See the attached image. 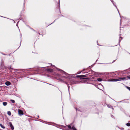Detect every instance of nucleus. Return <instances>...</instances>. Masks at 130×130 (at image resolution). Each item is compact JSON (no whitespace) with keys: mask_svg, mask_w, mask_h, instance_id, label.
<instances>
[{"mask_svg":"<svg viewBox=\"0 0 130 130\" xmlns=\"http://www.w3.org/2000/svg\"><path fill=\"white\" fill-rule=\"evenodd\" d=\"M87 76L86 75H77L76 77H79L81 79H87L86 78H84L86 77Z\"/></svg>","mask_w":130,"mask_h":130,"instance_id":"1","label":"nucleus"},{"mask_svg":"<svg viewBox=\"0 0 130 130\" xmlns=\"http://www.w3.org/2000/svg\"><path fill=\"white\" fill-rule=\"evenodd\" d=\"M18 112L19 115L20 116L23 115L24 114L23 112L20 109H18Z\"/></svg>","mask_w":130,"mask_h":130,"instance_id":"2","label":"nucleus"},{"mask_svg":"<svg viewBox=\"0 0 130 130\" xmlns=\"http://www.w3.org/2000/svg\"><path fill=\"white\" fill-rule=\"evenodd\" d=\"M120 80H119L118 79H109L107 80V81L108 82H116Z\"/></svg>","mask_w":130,"mask_h":130,"instance_id":"3","label":"nucleus"},{"mask_svg":"<svg viewBox=\"0 0 130 130\" xmlns=\"http://www.w3.org/2000/svg\"><path fill=\"white\" fill-rule=\"evenodd\" d=\"M9 126L11 127V129L12 130H13L14 129V126L12 125V123L11 122H9Z\"/></svg>","mask_w":130,"mask_h":130,"instance_id":"4","label":"nucleus"},{"mask_svg":"<svg viewBox=\"0 0 130 130\" xmlns=\"http://www.w3.org/2000/svg\"><path fill=\"white\" fill-rule=\"evenodd\" d=\"M118 79L119 80H120V81L121 80H128V79H127L126 77H125L119 78V79Z\"/></svg>","mask_w":130,"mask_h":130,"instance_id":"5","label":"nucleus"},{"mask_svg":"<svg viewBox=\"0 0 130 130\" xmlns=\"http://www.w3.org/2000/svg\"><path fill=\"white\" fill-rule=\"evenodd\" d=\"M58 70H59L62 73H63L64 74L66 75H69L68 74H67L65 72H64V71H62V70H60V69H58Z\"/></svg>","mask_w":130,"mask_h":130,"instance_id":"6","label":"nucleus"},{"mask_svg":"<svg viewBox=\"0 0 130 130\" xmlns=\"http://www.w3.org/2000/svg\"><path fill=\"white\" fill-rule=\"evenodd\" d=\"M5 84L6 85L8 86L10 85L11 83L7 81L6 82Z\"/></svg>","mask_w":130,"mask_h":130,"instance_id":"7","label":"nucleus"},{"mask_svg":"<svg viewBox=\"0 0 130 130\" xmlns=\"http://www.w3.org/2000/svg\"><path fill=\"white\" fill-rule=\"evenodd\" d=\"M72 124H71L70 125H67L68 127V128L70 129H72V127H71Z\"/></svg>","mask_w":130,"mask_h":130,"instance_id":"8","label":"nucleus"},{"mask_svg":"<svg viewBox=\"0 0 130 130\" xmlns=\"http://www.w3.org/2000/svg\"><path fill=\"white\" fill-rule=\"evenodd\" d=\"M111 2L112 3V4H113V5L118 10L117 8V7L116 6L115 4V3L114 2V1H113V0H110Z\"/></svg>","mask_w":130,"mask_h":130,"instance_id":"9","label":"nucleus"},{"mask_svg":"<svg viewBox=\"0 0 130 130\" xmlns=\"http://www.w3.org/2000/svg\"><path fill=\"white\" fill-rule=\"evenodd\" d=\"M107 106L108 107L112 108V110H113V107L111 105H107Z\"/></svg>","mask_w":130,"mask_h":130,"instance_id":"10","label":"nucleus"},{"mask_svg":"<svg viewBox=\"0 0 130 130\" xmlns=\"http://www.w3.org/2000/svg\"><path fill=\"white\" fill-rule=\"evenodd\" d=\"M57 79L59 80L60 81L62 82H64V81L61 78H57Z\"/></svg>","mask_w":130,"mask_h":130,"instance_id":"11","label":"nucleus"},{"mask_svg":"<svg viewBox=\"0 0 130 130\" xmlns=\"http://www.w3.org/2000/svg\"><path fill=\"white\" fill-rule=\"evenodd\" d=\"M0 126L3 129H4L5 128V127L2 124H0Z\"/></svg>","mask_w":130,"mask_h":130,"instance_id":"12","label":"nucleus"},{"mask_svg":"<svg viewBox=\"0 0 130 130\" xmlns=\"http://www.w3.org/2000/svg\"><path fill=\"white\" fill-rule=\"evenodd\" d=\"M7 102H5L3 103V104L4 106H5L7 105Z\"/></svg>","mask_w":130,"mask_h":130,"instance_id":"13","label":"nucleus"},{"mask_svg":"<svg viewBox=\"0 0 130 130\" xmlns=\"http://www.w3.org/2000/svg\"><path fill=\"white\" fill-rule=\"evenodd\" d=\"M48 71L50 72H52L53 71V70L52 69H48Z\"/></svg>","mask_w":130,"mask_h":130,"instance_id":"14","label":"nucleus"},{"mask_svg":"<svg viewBox=\"0 0 130 130\" xmlns=\"http://www.w3.org/2000/svg\"><path fill=\"white\" fill-rule=\"evenodd\" d=\"M97 80H98L99 82H101L102 80V79L101 78H98Z\"/></svg>","mask_w":130,"mask_h":130,"instance_id":"15","label":"nucleus"},{"mask_svg":"<svg viewBox=\"0 0 130 130\" xmlns=\"http://www.w3.org/2000/svg\"><path fill=\"white\" fill-rule=\"evenodd\" d=\"M7 114L9 115L10 116L11 115V112L10 111H8L7 112Z\"/></svg>","mask_w":130,"mask_h":130,"instance_id":"16","label":"nucleus"},{"mask_svg":"<svg viewBox=\"0 0 130 130\" xmlns=\"http://www.w3.org/2000/svg\"><path fill=\"white\" fill-rule=\"evenodd\" d=\"M72 128L73 130H77L75 128L74 126H72Z\"/></svg>","mask_w":130,"mask_h":130,"instance_id":"17","label":"nucleus"},{"mask_svg":"<svg viewBox=\"0 0 130 130\" xmlns=\"http://www.w3.org/2000/svg\"><path fill=\"white\" fill-rule=\"evenodd\" d=\"M55 76L59 77L60 76V75L58 74H56Z\"/></svg>","mask_w":130,"mask_h":130,"instance_id":"18","label":"nucleus"},{"mask_svg":"<svg viewBox=\"0 0 130 130\" xmlns=\"http://www.w3.org/2000/svg\"><path fill=\"white\" fill-rule=\"evenodd\" d=\"M126 125L127 126H130V123H127L126 124Z\"/></svg>","mask_w":130,"mask_h":130,"instance_id":"19","label":"nucleus"},{"mask_svg":"<svg viewBox=\"0 0 130 130\" xmlns=\"http://www.w3.org/2000/svg\"><path fill=\"white\" fill-rule=\"evenodd\" d=\"M10 101L12 103H14L15 102V101L14 100H11Z\"/></svg>","mask_w":130,"mask_h":130,"instance_id":"20","label":"nucleus"},{"mask_svg":"<svg viewBox=\"0 0 130 130\" xmlns=\"http://www.w3.org/2000/svg\"><path fill=\"white\" fill-rule=\"evenodd\" d=\"M126 88L130 91V87H126Z\"/></svg>","mask_w":130,"mask_h":130,"instance_id":"21","label":"nucleus"},{"mask_svg":"<svg viewBox=\"0 0 130 130\" xmlns=\"http://www.w3.org/2000/svg\"><path fill=\"white\" fill-rule=\"evenodd\" d=\"M127 78H127L128 79H130V76H127Z\"/></svg>","mask_w":130,"mask_h":130,"instance_id":"22","label":"nucleus"},{"mask_svg":"<svg viewBox=\"0 0 130 130\" xmlns=\"http://www.w3.org/2000/svg\"><path fill=\"white\" fill-rule=\"evenodd\" d=\"M63 77L64 78H67V77H65V76H63Z\"/></svg>","mask_w":130,"mask_h":130,"instance_id":"23","label":"nucleus"},{"mask_svg":"<svg viewBox=\"0 0 130 130\" xmlns=\"http://www.w3.org/2000/svg\"><path fill=\"white\" fill-rule=\"evenodd\" d=\"M62 126L64 127L65 128H66V127H65V126Z\"/></svg>","mask_w":130,"mask_h":130,"instance_id":"24","label":"nucleus"},{"mask_svg":"<svg viewBox=\"0 0 130 130\" xmlns=\"http://www.w3.org/2000/svg\"><path fill=\"white\" fill-rule=\"evenodd\" d=\"M85 70V69H83V70H82V71H84Z\"/></svg>","mask_w":130,"mask_h":130,"instance_id":"25","label":"nucleus"},{"mask_svg":"<svg viewBox=\"0 0 130 130\" xmlns=\"http://www.w3.org/2000/svg\"><path fill=\"white\" fill-rule=\"evenodd\" d=\"M38 118H39V116H38Z\"/></svg>","mask_w":130,"mask_h":130,"instance_id":"26","label":"nucleus"},{"mask_svg":"<svg viewBox=\"0 0 130 130\" xmlns=\"http://www.w3.org/2000/svg\"><path fill=\"white\" fill-rule=\"evenodd\" d=\"M81 73V72H79V73H79H79Z\"/></svg>","mask_w":130,"mask_h":130,"instance_id":"27","label":"nucleus"},{"mask_svg":"<svg viewBox=\"0 0 130 130\" xmlns=\"http://www.w3.org/2000/svg\"><path fill=\"white\" fill-rule=\"evenodd\" d=\"M79 74V73H77V74Z\"/></svg>","mask_w":130,"mask_h":130,"instance_id":"28","label":"nucleus"},{"mask_svg":"<svg viewBox=\"0 0 130 130\" xmlns=\"http://www.w3.org/2000/svg\"><path fill=\"white\" fill-rule=\"evenodd\" d=\"M65 83L66 84H67V83Z\"/></svg>","mask_w":130,"mask_h":130,"instance_id":"29","label":"nucleus"},{"mask_svg":"<svg viewBox=\"0 0 130 130\" xmlns=\"http://www.w3.org/2000/svg\"><path fill=\"white\" fill-rule=\"evenodd\" d=\"M65 83L66 84H67V83Z\"/></svg>","mask_w":130,"mask_h":130,"instance_id":"30","label":"nucleus"},{"mask_svg":"<svg viewBox=\"0 0 130 130\" xmlns=\"http://www.w3.org/2000/svg\"><path fill=\"white\" fill-rule=\"evenodd\" d=\"M65 83L66 84H67V83Z\"/></svg>","mask_w":130,"mask_h":130,"instance_id":"31","label":"nucleus"},{"mask_svg":"<svg viewBox=\"0 0 130 130\" xmlns=\"http://www.w3.org/2000/svg\"><path fill=\"white\" fill-rule=\"evenodd\" d=\"M17 26H18V25H16Z\"/></svg>","mask_w":130,"mask_h":130,"instance_id":"32","label":"nucleus"}]
</instances>
